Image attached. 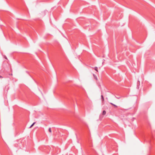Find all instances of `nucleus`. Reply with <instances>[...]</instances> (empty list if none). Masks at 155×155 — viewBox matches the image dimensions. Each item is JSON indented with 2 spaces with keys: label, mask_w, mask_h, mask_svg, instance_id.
I'll return each instance as SVG.
<instances>
[{
  "label": "nucleus",
  "mask_w": 155,
  "mask_h": 155,
  "mask_svg": "<svg viewBox=\"0 0 155 155\" xmlns=\"http://www.w3.org/2000/svg\"><path fill=\"white\" fill-rule=\"evenodd\" d=\"M101 97L102 103H103V102L104 101V96L103 95H101Z\"/></svg>",
  "instance_id": "1"
},
{
  "label": "nucleus",
  "mask_w": 155,
  "mask_h": 155,
  "mask_svg": "<svg viewBox=\"0 0 155 155\" xmlns=\"http://www.w3.org/2000/svg\"><path fill=\"white\" fill-rule=\"evenodd\" d=\"M106 112L105 110H104L103 111L102 114L103 115H105L106 114Z\"/></svg>",
  "instance_id": "2"
},
{
  "label": "nucleus",
  "mask_w": 155,
  "mask_h": 155,
  "mask_svg": "<svg viewBox=\"0 0 155 155\" xmlns=\"http://www.w3.org/2000/svg\"><path fill=\"white\" fill-rule=\"evenodd\" d=\"M93 76H94V78L96 80H97V77L94 74H93Z\"/></svg>",
  "instance_id": "3"
},
{
  "label": "nucleus",
  "mask_w": 155,
  "mask_h": 155,
  "mask_svg": "<svg viewBox=\"0 0 155 155\" xmlns=\"http://www.w3.org/2000/svg\"><path fill=\"white\" fill-rule=\"evenodd\" d=\"M97 67H94V70L96 71H97L98 72V71L97 70Z\"/></svg>",
  "instance_id": "4"
},
{
  "label": "nucleus",
  "mask_w": 155,
  "mask_h": 155,
  "mask_svg": "<svg viewBox=\"0 0 155 155\" xmlns=\"http://www.w3.org/2000/svg\"><path fill=\"white\" fill-rule=\"evenodd\" d=\"M35 122L33 123V124L30 127V128H31L34 125V124H35Z\"/></svg>",
  "instance_id": "5"
},
{
  "label": "nucleus",
  "mask_w": 155,
  "mask_h": 155,
  "mask_svg": "<svg viewBox=\"0 0 155 155\" xmlns=\"http://www.w3.org/2000/svg\"><path fill=\"white\" fill-rule=\"evenodd\" d=\"M48 130L50 133H51V128H49Z\"/></svg>",
  "instance_id": "6"
},
{
  "label": "nucleus",
  "mask_w": 155,
  "mask_h": 155,
  "mask_svg": "<svg viewBox=\"0 0 155 155\" xmlns=\"http://www.w3.org/2000/svg\"><path fill=\"white\" fill-rule=\"evenodd\" d=\"M110 104H112V105H114V106L115 107H117V106L116 105H114V104H112V103H110Z\"/></svg>",
  "instance_id": "7"
},
{
  "label": "nucleus",
  "mask_w": 155,
  "mask_h": 155,
  "mask_svg": "<svg viewBox=\"0 0 155 155\" xmlns=\"http://www.w3.org/2000/svg\"><path fill=\"white\" fill-rule=\"evenodd\" d=\"M2 78V76L0 75V78Z\"/></svg>",
  "instance_id": "8"
}]
</instances>
